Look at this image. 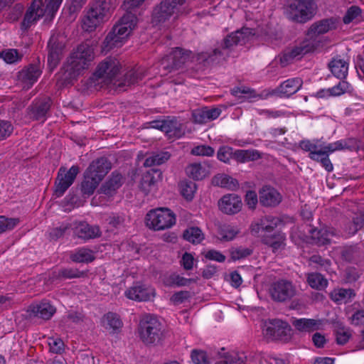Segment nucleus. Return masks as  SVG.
<instances>
[{
    "label": "nucleus",
    "mask_w": 364,
    "mask_h": 364,
    "mask_svg": "<svg viewBox=\"0 0 364 364\" xmlns=\"http://www.w3.org/2000/svg\"><path fill=\"white\" fill-rule=\"evenodd\" d=\"M212 183L214 186L232 191L236 190L239 186L236 179L224 173L215 176L213 178Z\"/></svg>",
    "instance_id": "obj_37"
},
{
    "label": "nucleus",
    "mask_w": 364,
    "mask_h": 364,
    "mask_svg": "<svg viewBox=\"0 0 364 364\" xmlns=\"http://www.w3.org/2000/svg\"><path fill=\"white\" fill-rule=\"evenodd\" d=\"M144 75L141 70H131L128 71L121 81H117L114 85L118 87H124L131 86L141 81Z\"/></svg>",
    "instance_id": "obj_34"
},
{
    "label": "nucleus",
    "mask_w": 364,
    "mask_h": 364,
    "mask_svg": "<svg viewBox=\"0 0 364 364\" xmlns=\"http://www.w3.org/2000/svg\"><path fill=\"white\" fill-rule=\"evenodd\" d=\"M292 336L291 326L287 321L274 318V342L287 343L291 340Z\"/></svg>",
    "instance_id": "obj_27"
},
{
    "label": "nucleus",
    "mask_w": 364,
    "mask_h": 364,
    "mask_svg": "<svg viewBox=\"0 0 364 364\" xmlns=\"http://www.w3.org/2000/svg\"><path fill=\"white\" fill-rule=\"evenodd\" d=\"M176 223L173 213L168 208H161L150 210L146 216V224L154 230L171 228Z\"/></svg>",
    "instance_id": "obj_10"
},
{
    "label": "nucleus",
    "mask_w": 364,
    "mask_h": 364,
    "mask_svg": "<svg viewBox=\"0 0 364 364\" xmlns=\"http://www.w3.org/2000/svg\"><path fill=\"white\" fill-rule=\"evenodd\" d=\"M221 112V109L218 107H204L194 109L192 117L194 122L203 124L216 119L220 115Z\"/></svg>",
    "instance_id": "obj_22"
},
{
    "label": "nucleus",
    "mask_w": 364,
    "mask_h": 364,
    "mask_svg": "<svg viewBox=\"0 0 364 364\" xmlns=\"http://www.w3.org/2000/svg\"><path fill=\"white\" fill-rule=\"evenodd\" d=\"M139 332L145 344H157L163 336L162 324L156 316L145 315L140 320Z\"/></svg>",
    "instance_id": "obj_7"
},
{
    "label": "nucleus",
    "mask_w": 364,
    "mask_h": 364,
    "mask_svg": "<svg viewBox=\"0 0 364 364\" xmlns=\"http://www.w3.org/2000/svg\"><path fill=\"white\" fill-rule=\"evenodd\" d=\"M164 132L169 138H180L184 134V130L180 123L175 117H168L166 118Z\"/></svg>",
    "instance_id": "obj_32"
},
{
    "label": "nucleus",
    "mask_w": 364,
    "mask_h": 364,
    "mask_svg": "<svg viewBox=\"0 0 364 364\" xmlns=\"http://www.w3.org/2000/svg\"><path fill=\"white\" fill-rule=\"evenodd\" d=\"M111 168L112 164L107 158L100 157L93 161L86 171L96 178H100L102 181Z\"/></svg>",
    "instance_id": "obj_26"
},
{
    "label": "nucleus",
    "mask_w": 364,
    "mask_h": 364,
    "mask_svg": "<svg viewBox=\"0 0 364 364\" xmlns=\"http://www.w3.org/2000/svg\"><path fill=\"white\" fill-rule=\"evenodd\" d=\"M186 0H164L157 6L152 14V23L156 26H169L183 11Z\"/></svg>",
    "instance_id": "obj_5"
},
{
    "label": "nucleus",
    "mask_w": 364,
    "mask_h": 364,
    "mask_svg": "<svg viewBox=\"0 0 364 364\" xmlns=\"http://www.w3.org/2000/svg\"><path fill=\"white\" fill-rule=\"evenodd\" d=\"M0 58L6 63L12 64L20 61L23 58V54L16 49H6L1 52Z\"/></svg>",
    "instance_id": "obj_49"
},
{
    "label": "nucleus",
    "mask_w": 364,
    "mask_h": 364,
    "mask_svg": "<svg viewBox=\"0 0 364 364\" xmlns=\"http://www.w3.org/2000/svg\"><path fill=\"white\" fill-rule=\"evenodd\" d=\"M191 357L194 364H211L205 352L203 350H193Z\"/></svg>",
    "instance_id": "obj_59"
},
{
    "label": "nucleus",
    "mask_w": 364,
    "mask_h": 364,
    "mask_svg": "<svg viewBox=\"0 0 364 364\" xmlns=\"http://www.w3.org/2000/svg\"><path fill=\"white\" fill-rule=\"evenodd\" d=\"M123 183V177L120 173H112L109 178L102 185L101 190L107 196H112Z\"/></svg>",
    "instance_id": "obj_33"
},
{
    "label": "nucleus",
    "mask_w": 364,
    "mask_h": 364,
    "mask_svg": "<svg viewBox=\"0 0 364 364\" xmlns=\"http://www.w3.org/2000/svg\"><path fill=\"white\" fill-rule=\"evenodd\" d=\"M252 235L261 238L263 243L273 247V220L270 217H265L259 222L251 225Z\"/></svg>",
    "instance_id": "obj_13"
},
{
    "label": "nucleus",
    "mask_w": 364,
    "mask_h": 364,
    "mask_svg": "<svg viewBox=\"0 0 364 364\" xmlns=\"http://www.w3.org/2000/svg\"><path fill=\"white\" fill-rule=\"evenodd\" d=\"M309 232L312 242L318 246L329 244L331 237L334 235L333 230L326 228L321 229L311 228L309 230Z\"/></svg>",
    "instance_id": "obj_30"
},
{
    "label": "nucleus",
    "mask_w": 364,
    "mask_h": 364,
    "mask_svg": "<svg viewBox=\"0 0 364 364\" xmlns=\"http://www.w3.org/2000/svg\"><path fill=\"white\" fill-rule=\"evenodd\" d=\"M46 6L43 9V0H33L31 6L27 9L21 27L22 30H28L36 23L44 15L54 16L63 0H46Z\"/></svg>",
    "instance_id": "obj_4"
},
{
    "label": "nucleus",
    "mask_w": 364,
    "mask_h": 364,
    "mask_svg": "<svg viewBox=\"0 0 364 364\" xmlns=\"http://www.w3.org/2000/svg\"><path fill=\"white\" fill-rule=\"evenodd\" d=\"M170 154L167 151L153 153L148 156L144 163L146 167L159 166L167 161L170 159Z\"/></svg>",
    "instance_id": "obj_42"
},
{
    "label": "nucleus",
    "mask_w": 364,
    "mask_h": 364,
    "mask_svg": "<svg viewBox=\"0 0 364 364\" xmlns=\"http://www.w3.org/2000/svg\"><path fill=\"white\" fill-rule=\"evenodd\" d=\"M259 158V152L255 149L236 150L233 155V159L239 163L255 161Z\"/></svg>",
    "instance_id": "obj_39"
},
{
    "label": "nucleus",
    "mask_w": 364,
    "mask_h": 364,
    "mask_svg": "<svg viewBox=\"0 0 364 364\" xmlns=\"http://www.w3.org/2000/svg\"><path fill=\"white\" fill-rule=\"evenodd\" d=\"M189 56L188 51L176 48L161 59V66L168 73L178 70L188 60Z\"/></svg>",
    "instance_id": "obj_12"
},
{
    "label": "nucleus",
    "mask_w": 364,
    "mask_h": 364,
    "mask_svg": "<svg viewBox=\"0 0 364 364\" xmlns=\"http://www.w3.org/2000/svg\"><path fill=\"white\" fill-rule=\"evenodd\" d=\"M351 336V331L348 328L339 327L336 331V342L339 345L346 344Z\"/></svg>",
    "instance_id": "obj_56"
},
{
    "label": "nucleus",
    "mask_w": 364,
    "mask_h": 364,
    "mask_svg": "<svg viewBox=\"0 0 364 364\" xmlns=\"http://www.w3.org/2000/svg\"><path fill=\"white\" fill-rule=\"evenodd\" d=\"M204 257L206 259L213 260L218 262H224L226 257L220 251L216 250H209L204 252Z\"/></svg>",
    "instance_id": "obj_61"
},
{
    "label": "nucleus",
    "mask_w": 364,
    "mask_h": 364,
    "mask_svg": "<svg viewBox=\"0 0 364 364\" xmlns=\"http://www.w3.org/2000/svg\"><path fill=\"white\" fill-rule=\"evenodd\" d=\"M191 153L194 156H212L214 155L215 150L210 146L199 145L193 148Z\"/></svg>",
    "instance_id": "obj_58"
},
{
    "label": "nucleus",
    "mask_w": 364,
    "mask_h": 364,
    "mask_svg": "<svg viewBox=\"0 0 364 364\" xmlns=\"http://www.w3.org/2000/svg\"><path fill=\"white\" fill-rule=\"evenodd\" d=\"M255 34V31L252 28L242 27L228 35L212 53L198 60L203 62L205 65H210L218 64L229 57H235L237 53L235 52V48L237 45L245 44Z\"/></svg>",
    "instance_id": "obj_1"
},
{
    "label": "nucleus",
    "mask_w": 364,
    "mask_h": 364,
    "mask_svg": "<svg viewBox=\"0 0 364 364\" xmlns=\"http://www.w3.org/2000/svg\"><path fill=\"white\" fill-rule=\"evenodd\" d=\"M75 234L84 240L99 237L101 235L100 228L87 223H80L75 228Z\"/></svg>",
    "instance_id": "obj_28"
},
{
    "label": "nucleus",
    "mask_w": 364,
    "mask_h": 364,
    "mask_svg": "<svg viewBox=\"0 0 364 364\" xmlns=\"http://www.w3.org/2000/svg\"><path fill=\"white\" fill-rule=\"evenodd\" d=\"M218 207L225 214L235 215L241 210L242 202L241 198L235 193L226 194L219 200Z\"/></svg>",
    "instance_id": "obj_18"
},
{
    "label": "nucleus",
    "mask_w": 364,
    "mask_h": 364,
    "mask_svg": "<svg viewBox=\"0 0 364 364\" xmlns=\"http://www.w3.org/2000/svg\"><path fill=\"white\" fill-rule=\"evenodd\" d=\"M329 68L334 76L339 79L345 78L348 74V63L341 59H333L329 63Z\"/></svg>",
    "instance_id": "obj_40"
},
{
    "label": "nucleus",
    "mask_w": 364,
    "mask_h": 364,
    "mask_svg": "<svg viewBox=\"0 0 364 364\" xmlns=\"http://www.w3.org/2000/svg\"><path fill=\"white\" fill-rule=\"evenodd\" d=\"M41 74L38 65L31 64L25 67L17 74V80L23 85V87L30 88Z\"/></svg>",
    "instance_id": "obj_20"
},
{
    "label": "nucleus",
    "mask_w": 364,
    "mask_h": 364,
    "mask_svg": "<svg viewBox=\"0 0 364 364\" xmlns=\"http://www.w3.org/2000/svg\"><path fill=\"white\" fill-rule=\"evenodd\" d=\"M119 62L116 58H106L99 63L95 72L90 77L91 84L94 85L109 84L119 72Z\"/></svg>",
    "instance_id": "obj_9"
},
{
    "label": "nucleus",
    "mask_w": 364,
    "mask_h": 364,
    "mask_svg": "<svg viewBox=\"0 0 364 364\" xmlns=\"http://www.w3.org/2000/svg\"><path fill=\"white\" fill-rule=\"evenodd\" d=\"M56 312V308L48 301L31 305L28 310V316L30 318L38 317L43 320H50Z\"/></svg>",
    "instance_id": "obj_19"
},
{
    "label": "nucleus",
    "mask_w": 364,
    "mask_h": 364,
    "mask_svg": "<svg viewBox=\"0 0 364 364\" xmlns=\"http://www.w3.org/2000/svg\"><path fill=\"white\" fill-rule=\"evenodd\" d=\"M115 5L116 0H91L81 18L82 29L88 33L95 31L109 18Z\"/></svg>",
    "instance_id": "obj_2"
},
{
    "label": "nucleus",
    "mask_w": 364,
    "mask_h": 364,
    "mask_svg": "<svg viewBox=\"0 0 364 364\" xmlns=\"http://www.w3.org/2000/svg\"><path fill=\"white\" fill-rule=\"evenodd\" d=\"M94 59L93 49L87 44H80L73 51L68 62L73 75L87 70Z\"/></svg>",
    "instance_id": "obj_8"
},
{
    "label": "nucleus",
    "mask_w": 364,
    "mask_h": 364,
    "mask_svg": "<svg viewBox=\"0 0 364 364\" xmlns=\"http://www.w3.org/2000/svg\"><path fill=\"white\" fill-rule=\"evenodd\" d=\"M179 188L182 196L188 200L193 199L196 191V184L193 181L184 180L180 182Z\"/></svg>",
    "instance_id": "obj_48"
},
{
    "label": "nucleus",
    "mask_w": 364,
    "mask_h": 364,
    "mask_svg": "<svg viewBox=\"0 0 364 364\" xmlns=\"http://www.w3.org/2000/svg\"><path fill=\"white\" fill-rule=\"evenodd\" d=\"M314 45L309 40L304 41L299 46H296L290 50L285 52L280 58V63L284 67L291 60L300 59L304 55L314 51Z\"/></svg>",
    "instance_id": "obj_16"
},
{
    "label": "nucleus",
    "mask_w": 364,
    "mask_h": 364,
    "mask_svg": "<svg viewBox=\"0 0 364 364\" xmlns=\"http://www.w3.org/2000/svg\"><path fill=\"white\" fill-rule=\"evenodd\" d=\"M18 223V219L0 216V234L6 230H12Z\"/></svg>",
    "instance_id": "obj_60"
},
{
    "label": "nucleus",
    "mask_w": 364,
    "mask_h": 364,
    "mask_svg": "<svg viewBox=\"0 0 364 364\" xmlns=\"http://www.w3.org/2000/svg\"><path fill=\"white\" fill-rule=\"evenodd\" d=\"M342 257L351 262L360 256V250L357 245H350L345 247L341 252Z\"/></svg>",
    "instance_id": "obj_54"
},
{
    "label": "nucleus",
    "mask_w": 364,
    "mask_h": 364,
    "mask_svg": "<svg viewBox=\"0 0 364 364\" xmlns=\"http://www.w3.org/2000/svg\"><path fill=\"white\" fill-rule=\"evenodd\" d=\"M238 233L239 230L230 225H223L219 229V235L221 236V240L225 241L232 240Z\"/></svg>",
    "instance_id": "obj_52"
},
{
    "label": "nucleus",
    "mask_w": 364,
    "mask_h": 364,
    "mask_svg": "<svg viewBox=\"0 0 364 364\" xmlns=\"http://www.w3.org/2000/svg\"><path fill=\"white\" fill-rule=\"evenodd\" d=\"M262 340L266 343L273 341V320L262 319L260 322Z\"/></svg>",
    "instance_id": "obj_47"
},
{
    "label": "nucleus",
    "mask_w": 364,
    "mask_h": 364,
    "mask_svg": "<svg viewBox=\"0 0 364 364\" xmlns=\"http://www.w3.org/2000/svg\"><path fill=\"white\" fill-rule=\"evenodd\" d=\"M338 18L335 17H331L317 21L312 23L309 27L307 32V36L309 38H313L317 36L322 35L331 31L335 30L338 26Z\"/></svg>",
    "instance_id": "obj_17"
},
{
    "label": "nucleus",
    "mask_w": 364,
    "mask_h": 364,
    "mask_svg": "<svg viewBox=\"0 0 364 364\" xmlns=\"http://www.w3.org/2000/svg\"><path fill=\"white\" fill-rule=\"evenodd\" d=\"M292 325L298 331L309 333L321 329L322 321L320 319L294 318Z\"/></svg>",
    "instance_id": "obj_29"
},
{
    "label": "nucleus",
    "mask_w": 364,
    "mask_h": 364,
    "mask_svg": "<svg viewBox=\"0 0 364 364\" xmlns=\"http://www.w3.org/2000/svg\"><path fill=\"white\" fill-rule=\"evenodd\" d=\"M218 360L215 364H243L244 358L236 352L218 353Z\"/></svg>",
    "instance_id": "obj_41"
},
{
    "label": "nucleus",
    "mask_w": 364,
    "mask_h": 364,
    "mask_svg": "<svg viewBox=\"0 0 364 364\" xmlns=\"http://www.w3.org/2000/svg\"><path fill=\"white\" fill-rule=\"evenodd\" d=\"M70 259L77 263H90L95 260L94 252L86 247L76 249L70 254Z\"/></svg>",
    "instance_id": "obj_35"
},
{
    "label": "nucleus",
    "mask_w": 364,
    "mask_h": 364,
    "mask_svg": "<svg viewBox=\"0 0 364 364\" xmlns=\"http://www.w3.org/2000/svg\"><path fill=\"white\" fill-rule=\"evenodd\" d=\"M184 240L192 242L193 244H198L204 239V235L201 230L197 227H191L186 229L183 234Z\"/></svg>",
    "instance_id": "obj_45"
},
{
    "label": "nucleus",
    "mask_w": 364,
    "mask_h": 364,
    "mask_svg": "<svg viewBox=\"0 0 364 364\" xmlns=\"http://www.w3.org/2000/svg\"><path fill=\"white\" fill-rule=\"evenodd\" d=\"M361 15V9L356 6H350L346 11L343 18V21L345 24H348L354 21H359Z\"/></svg>",
    "instance_id": "obj_53"
},
{
    "label": "nucleus",
    "mask_w": 364,
    "mask_h": 364,
    "mask_svg": "<svg viewBox=\"0 0 364 364\" xmlns=\"http://www.w3.org/2000/svg\"><path fill=\"white\" fill-rule=\"evenodd\" d=\"M191 296V294L188 291H179L174 293L170 300L171 301L175 304L178 305L183 303Z\"/></svg>",
    "instance_id": "obj_64"
},
{
    "label": "nucleus",
    "mask_w": 364,
    "mask_h": 364,
    "mask_svg": "<svg viewBox=\"0 0 364 364\" xmlns=\"http://www.w3.org/2000/svg\"><path fill=\"white\" fill-rule=\"evenodd\" d=\"M125 215L119 213H111L105 218V223L110 230L119 229L124 225Z\"/></svg>",
    "instance_id": "obj_43"
},
{
    "label": "nucleus",
    "mask_w": 364,
    "mask_h": 364,
    "mask_svg": "<svg viewBox=\"0 0 364 364\" xmlns=\"http://www.w3.org/2000/svg\"><path fill=\"white\" fill-rule=\"evenodd\" d=\"M354 295L353 289L341 288L331 293V299L338 304H341L347 302V300Z\"/></svg>",
    "instance_id": "obj_46"
},
{
    "label": "nucleus",
    "mask_w": 364,
    "mask_h": 364,
    "mask_svg": "<svg viewBox=\"0 0 364 364\" xmlns=\"http://www.w3.org/2000/svg\"><path fill=\"white\" fill-rule=\"evenodd\" d=\"M303 81L299 77L288 79L274 90V95L279 97H289L300 90Z\"/></svg>",
    "instance_id": "obj_25"
},
{
    "label": "nucleus",
    "mask_w": 364,
    "mask_h": 364,
    "mask_svg": "<svg viewBox=\"0 0 364 364\" xmlns=\"http://www.w3.org/2000/svg\"><path fill=\"white\" fill-rule=\"evenodd\" d=\"M307 282L311 287L318 290L325 289L328 285V281L324 277L317 272L308 274Z\"/></svg>",
    "instance_id": "obj_44"
},
{
    "label": "nucleus",
    "mask_w": 364,
    "mask_h": 364,
    "mask_svg": "<svg viewBox=\"0 0 364 364\" xmlns=\"http://www.w3.org/2000/svg\"><path fill=\"white\" fill-rule=\"evenodd\" d=\"M137 18L132 12H127L113 26L105 38L102 49L105 53L120 47L136 26Z\"/></svg>",
    "instance_id": "obj_3"
},
{
    "label": "nucleus",
    "mask_w": 364,
    "mask_h": 364,
    "mask_svg": "<svg viewBox=\"0 0 364 364\" xmlns=\"http://www.w3.org/2000/svg\"><path fill=\"white\" fill-rule=\"evenodd\" d=\"M364 225V214L359 213L356 215L353 219V223L350 227V233L354 235L360 229L363 228Z\"/></svg>",
    "instance_id": "obj_63"
},
{
    "label": "nucleus",
    "mask_w": 364,
    "mask_h": 364,
    "mask_svg": "<svg viewBox=\"0 0 364 364\" xmlns=\"http://www.w3.org/2000/svg\"><path fill=\"white\" fill-rule=\"evenodd\" d=\"M252 253V250L246 247H235L230 250V254L231 259L233 261L240 260L244 259Z\"/></svg>",
    "instance_id": "obj_55"
},
{
    "label": "nucleus",
    "mask_w": 364,
    "mask_h": 364,
    "mask_svg": "<svg viewBox=\"0 0 364 364\" xmlns=\"http://www.w3.org/2000/svg\"><path fill=\"white\" fill-rule=\"evenodd\" d=\"M194 282L193 279H187L176 273L164 275L163 278L164 285L170 287L189 286Z\"/></svg>",
    "instance_id": "obj_36"
},
{
    "label": "nucleus",
    "mask_w": 364,
    "mask_h": 364,
    "mask_svg": "<svg viewBox=\"0 0 364 364\" xmlns=\"http://www.w3.org/2000/svg\"><path fill=\"white\" fill-rule=\"evenodd\" d=\"M259 203L263 206H271L273 203V188L270 186H264L259 191Z\"/></svg>",
    "instance_id": "obj_51"
},
{
    "label": "nucleus",
    "mask_w": 364,
    "mask_h": 364,
    "mask_svg": "<svg viewBox=\"0 0 364 364\" xmlns=\"http://www.w3.org/2000/svg\"><path fill=\"white\" fill-rule=\"evenodd\" d=\"M296 294L292 283L287 280H279L274 283V301L279 302L291 299Z\"/></svg>",
    "instance_id": "obj_21"
},
{
    "label": "nucleus",
    "mask_w": 364,
    "mask_h": 364,
    "mask_svg": "<svg viewBox=\"0 0 364 364\" xmlns=\"http://www.w3.org/2000/svg\"><path fill=\"white\" fill-rule=\"evenodd\" d=\"M154 290L143 284H136L125 291V296L132 300L146 301L154 296Z\"/></svg>",
    "instance_id": "obj_24"
},
{
    "label": "nucleus",
    "mask_w": 364,
    "mask_h": 364,
    "mask_svg": "<svg viewBox=\"0 0 364 364\" xmlns=\"http://www.w3.org/2000/svg\"><path fill=\"white\" fill-rule=\"evenodd\" d=\"M52 100L50 97L35 100L27 108V115L33 120L44 122L51 107Z\"/></svg>",
    "instance_id": "obj_14"
},
{
    "label": "nucleus",
    "mask_w": 364,
    "mask_h": 364,
    "mask_svg": "<svg viewBox=\"0 0 364 364\" xmlns=\"http://www.w3.org/2000/svg\"><path fill=\"white\" fill-rule=\"evenodd\" d=\"M102 325L111 333H117L122 328L123 323L117 314L108 312L102 318Z\"/></svg>",
    "instance_id": "obj_31"
},
{
    "label": "nucleus",
    "mask_w": 364,
    "mask_h": 364,
    "mask_svg": "<svg viewBox=\"0 0 364 364\" xmlns=\"http://www.w3.org/2000/svg\"><path fill=\"white\" fill-rule=\"evenodd\" d=\"M79 173L77 166H72L69 170L62 166L59 168L55 183V195L56 197L62 196L68 188L73 183Z\"/></svg>",
    "instance_id": "obj_11"
},
{
    "label": "nucleus",
    "mask_w": 364,
    "mask_h": 364,
    "mask_svg": "<svg viewBox=\"0 0 364 364\" xmlns=\"http://www.w3.org/2000/svg\"><path fill=\"white\" fill-rule=\"evenodd\" d=\"M65 48V44L56 36H52L48 43V63L51 69L55 68L59 63Z\"/></svg>",
    "instance_id": "obj_15"
},
{
    "label": "nucleus",
    "mask_w": 364,
    "mask_h": 364,
    "mask_svg": "<svg viewBox=\"0 0 364 364\" xmlns=\"http://www.w3.org/2000/svg\"><path fill=\"white\" fill-rule=\"evenodd\" d=\"M212 167V164L208 161L203 163H193L186 166V173L188 177L193 180H203L210 175Z\"/></svg>",
    "instance_id": "obj_23"
},
{
    "label": "nucleus",
    "mask_w": 364,
    "mask_h": 364,
    "mask_svg": "<svg viewBox=\"0 0 364 364\" xmlns=\"http://www.w3.org/2000/svg\"><path fill=\"white\" fill-rule=\"evenodd\" d=\"M351 90L352 87L347 81L341 80L336 85L328 89L327 92L330 96L336 97L346 92H350Z\"/></svg>",
    "instance_id": "obj_50"
},
{
    "label": "nucleus",
    "mask_w": 364,
    "mask_h": 364,
    "mask_svg": "<svg viewBox=\"0 0 364 364\" xmlns=\"http://www.w3.org/2000/svg\"><path fill=\"white\" fill-rule=\"evenodd\" d=\"M100 182V178H96L85 171L84 179L81 183V191L82 194L87 196L93 194Z\"/></svg>",
    "instance_id": "obj_38"
},
{
    "label": "nucleus",
    "mask_w": 364,
    "mask_h": 364,
    "mask_svg": "<svg viewBox=\"0 0 364 364\" xmlns=\"http://www.w3.org/2000/svg\"><path fill=\"white\" fill-rule=\"evenodd\" d=\"M13 129L14 127L10 122L0 120V141L9 136Z\"/></svg>",
    "instance_id": "obj_62"
},
{
    "label": "nucleus",
    "mask_w": 364,
    "mask_h": 364,
    "mask_svg": "<svg viewBox=\"0 0 364 364\" xmlns=\"http://www.w3.org/2000/svg\"><path fill=\"white\" fill-rule=\"evenodd\" d=\"M233 149L230 146H222L217 153L218 160L226 164L230 163V160L233 159Z\"/></svg>",
    "instance_id": "obj_57"
},
{
    "label": "nucleus",
    "mask_w": 364,
    "mask_h": 364,
    "mask_svg": "<svg viewBox=\"0 0 364 364\" xmlns=\"http://www.w3.org/2000/svg\"><path fill=\"white\" fill-rule=\"evenodd\" d=\"M284 9L290 20L304 23L314 16L316 4L314 0H289Z\"/></svg>",
    "instance_id": "obj_6"
}]
</instances>
